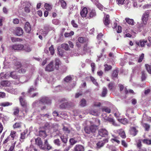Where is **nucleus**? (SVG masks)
Instances as JSON below:
<instances>
[{
    "label": "nucleus",
    "mask_w": 151,
    "mask_h": 151,
    "mask_svg": "<svg viewBox=\"0 0 151 151\" xmlns=\"http://www.w3.org/2000/svg\"><path fill=\"white\" fill-rule=\"evenodd\" d=\"M99 123V125H96L93 124L90 125L89 126L85 127L84 130L85 133L87 134H90L95 133L98 129V126L100 124V121L99 120H97Z\"/></svg>",
    "instance_id": "obj_1"
},
{
    "label": "nucleus",
    "mask_w": 151,
    "mask_h": 151,
    "mask_svg": "<svg viewBox=\"0 0 151 151\" xmlns=\"http://www.w3.org/2000/svg\"><path fill=\"white\" fill-rule=\"evenodd\" d=\"M58 101L60 103H62L59 106L60 109H68L72 106V103L70 102H68L67 99L65 98H62L59 100Z\"/></svg>",
    "instance_id": "obj_2"
},
{
    "label": "nucleus",
    "mask_w": 151,
    "mask_h": 151,
    "mask_svg": "<svg viewBox=\"0 0 151 151\" xmlns=\"http://www.w3.org/2000/svg\"><path fill=\"white\" fill-rule=\"evenodd\" d=\"M20 104L21 106L24 109L25 111L27 113L28 111V104L26 100L22 96H20L19 98Z\"/></svg>",
    "instance_id": "obj_3"
},
{
    "label": "nucleus",
    "mask_w": 151,
    "mask_h": 151,
    "mask_svg": "<svg viewBox=\"0 0 151 151\" xmlns=\"http://www.w3.org/2000/svg\"><path fill=\"white\" fill-rule=\"evenodd\" d=\"M108 134V132L105 129H101L98 130V136L102 137H107Z\"/></svg>",
    "instance_id": "obj_4"
},
{
    "label": "nucleus",
    "mask_w": 151,
    "mask_h": 151,
    "mask_svg": "<svg viewBox=\"0 0 151 151\" xmlns=\"http://www.w3.org/2000/svg\"><path fill=\"white\" fill-rule=\"evenodd\" d=\"M35 144L37 145L41 149L45 150V147H44L43 142L40 137H38L35 140Z\"/></svg>",
    "instance_id": "obj_5"
},
{
    "label": "nucleus",
    "mask_w": 151,
    "mask_h": 151,
    "mask_svg": "<svg viewBox=\"0 0 151 151\" xmlns=\"http://www.w3.org/2000/svg\"><path fill=\"white\" fill-rule=\"evenodd\" d=\"M51 103V100L49 98L46 97L42 98L39 101V104H41L42 103L50 104Z\"/></svg>",
    "instance_id": "obj_6"
},
{
    "label": "nucleus",
    "mask_w": 151,
    "mask_h": 151,
    "mask_svg": "<svg viewBox=\"0 0 151 151\" xmlns=\"http://www.w3.org/2000/svg\"><path fill=\"white\" fill-rule=\"evenodd\" d=\"M54 68L53 65V62L51 61L46 67L45 70L48 72H50L54 70Z\"/></svg>",
    "instance_id": "obj_7"
},
{
    "label": "nucleus",
    "mask_w": 151,
    "mask_h": 151,
    "mask_svg": "<svg viewBox=\"0 0 151 151\" xmlns=\"http://www.w3.org/2000/svg\"><path fill=\"white\" fill-rule=\"evenodd\" d=\"M24 45L21 44H14L12 46V49L14 50H20L24 48Z\"/></svg>",
    "instance_id": "obj_8"
},
{
    "label": "nucleus",
    "mask_w": 151,
    "mask_h": 151,
    "mask_svg": "<svg viewBox=\"0 0 151 151\" xmlns=\"http://www.w3.org/2000/svg\"><path fill=\"white\" fill-rule=\"evenodd\" d=\"M149 14V12H146L144 13L142 17V19L144 24L145 25L147 23V21Z\"/></svg>",
    "instance_id": "obj_9"
},
{
    "label": "nucleus",
    "mask_w": 151,
    "mask_h": 151,
    "mask_svg": "<svg viewBox=\"0 0 151 151\" xmlns=\"http://www.w3.org/2000/svg\"><path fill=\"white\" fill-rule=\"evenodd\" d=\"M108 142V139L106 138L104 139L103 141L98 142L96 144V147L97 148L99 149L103 147L105 144Z\"/></svg>",
    "instance_id": "obj_10"
},
{
    "label": "nucleus",
    "mask_w": 151,
    "mask_h": 151,
    "mask_svg": "<svg viewBox=\"0 0 151 151\" xmlns=\"http://www.w3.org/2000/svg\"><path fill=\"white\" fill-rule=\"evenodd\" d=\"M15 32L16 35L18 36H20L23 34V31L22 29L19 27L16 28Z\"/></svg>",
    "instance_id": "obj_11"
},
{
    "label": "nucleus",
    "mask_w": 151,
    "mask_h": 151,
    "mask_svg": "<svg viewBox=\"0 0 151 151\" xmlns=\"http://www.w3.org/2000/svg\"><path fill=\"white\" fill-rule=\"evenodd\" d=\"M77 40L81 43H88V39L85 37H80L78 38Z\"/></svg>",
    "instance_id": "obj_12"
},
{
    "label": "nucleus",
    "mask_w": 151,
    "mask_h": 151,
    "mask_svg": "<svg viewBox=\"0 0 151 151\" xmlns=\"http://www.w3.org/2000/svg\"><path fill=\"white\" fill-rule=\"evenodd\" d=\"M24 29L26 32L28 33H30L31 30L30 25L28 22H26L24 26Z\"/></svg>",
    "instance_id": "obj_13"
},
{
    "label": "nucleus",
    "mask_w": 151,
    "mask_h": 151,
    "mask_svg": "<svg viewBox=\"0 0 151 151\" xmlns=\"http://www.w3.org/2000/svg\"><path fill=\"white\" fill-rule=\"evenodd\" d=\"M84 147L80 145H77L74 148V151H84Z\"/></svg>",
    "instance_id": "obj_14"
},
{
    "label": "nucleus",
    "mask_w": 151,
    "mask_h": 151,
    "mask_svg": "<svg viewBox=\"0 0 151 151\" xmlns=\"http://www.w3.org/2000/svg\"><path fill=\"white\" fill-rule=\"evenodd\" d=\"M1 85L4 87H8L11 85V83L10 81H3L1 82Z\"/></svg>",
    "instance_id": "obj_15"
},
{
    "label": "nucleus",
    "mask_w": 151,
    "mask_h": 151,
    "mask_svg": "<svg viewBox=\"0 0 151 151\" xmlns=\"http://www.w3.org/2000/svg\"><path fill=\"white\" fill-rule=\"evenodd\" d=\"M47 134L45 130H40L39 132V136L43 138H45Z\"/></svg>",
    "instance_id": "obj_16"
},
{
    "label": "nucleus",
    "mask_w": 151,
    "mask_h": 151,
    "mask_svg": "<svg viewBox=\"0 0 151 151\" xmlns=\"http://www.w3.org/2000/svg\"><path fill=\"white\" fill-rule=\"evenodd\" d=\"M88 13L87 9L86 7H84L81 12L80 14L83 17H86Z\"/></svg>",
    "instance_id": "obj_17"
},
{
    "label": "nucleus",
    "mask_w": 151,
    "mask_h": 151,
    "mask_svg": "<svg viewBox=\"0 0 151 151\" xmlns=\"http://www.w3.org/2000/svg\"><path fill=\"white\" fill-rule=\"evenodd\" d=\"M118 86L120 92H121L124 89V93L126 94H127L128 93V91L127 90V88L126 87L124 88V87L123 85L119 84L118 85Z\"/></svg>",
    "instance_id": "obj_18"
},
{
    "label": "nucleus",
    "mask_w": 151,
    "mask_h": 151,
    "mask_svg": "<svg viewBox=\"0 0 151 151\" xmlns=\"http://www.w3.org/2000/svg\"><path fill=\"white\" fill-rule=\"evenodd\" d=\"M119 135L123 139H125L126 137L125 132L122 129H119Z\"/></svg>",
    "instance_id": "obj_19"
},
{
    "label": "nucleus",
    "mask_w": 151,
    "mask_h": 151,
    "mask_svg": "<svg viewBox=\"0 0 151 151\" xmlns=\"http://www.w3.org/2000/svg\"><path fill=\"white\" fill-rule=\"evenodd\" d=\"M44 145L45 147V149H47L48 150H50L51 149L52 147L50 145L47 139H45L44 140Z\"/></svg>",
    "instance_id": "obj_20"
},
{
    "label": "nucleus",
    "mask_w": 151,
    "mask_h": 151,
    "mask_svg": "<svg viewBox=\"0 0 151 151\" xmlns=\"http://www.w3.org/2000/svg\"><path fill=\"white\" fill-rule=\"evenodd\" d=\"M119 71L118 69H115L113 71L111 77L112 79H114V78L117 77Z\"/></svg>",
    "instance_id": "obj_21"
},
{
    "label": "nucleus",
    "mask_w": 151,
    "mask_h": 151,
    "mask_svg": "<svg viewBox=\"0 0 151 151\" xmlns=\"http://www.w3.org/2000/svg\"><path fill=\"white\" fill-rule=\"evenodd\" d=\"M60 139L62 142L64 144H66L68 141V137L67 135H65L64 134L60 136Z\"/></svg>",
    "instance_id": "obj_22"
},
{
    "label": "nucleus",
    "mask_w": 151,
    "mask_h": 151,
    "mask_svg": "<svg viewBox=\"0 0 151 151\" xmlns=\"http://www.w3.org/2000/svg\"><path fill=\"white\" fill-rule=\"evenodd\" d=\"M10 76L13 79H19V77L17 75V73L15 71L11 72L10 73Z\"/></svg>",
    "instance_id": "obj_23"
},
{
    "label": "nucleus",
    "mask_w": 151,
    "mask_h": 151,
    "mask_svg": "<svg viewBox=\"0 0 151 151\" xmlns=\"http://www.w3.org/2000/svg\"><path fill=\"white\" fill-rule=\"evenodd\" d=\"M108 93V90L106 87H104L102 88V90L101 96L102 97H105Z\"/></svg>",
    "instance_id": "obj_24"
},
{
    "label": "nucleus",
    "mask_w": 151,
    "mask_h": 151,
    "mask_svg": "<svg viewBox=\"0 0 151 151\" xmlns=\"http://www.w3.org/2000/svg\"><path fill=\"white\" fill-rule=\"evenodd\" d=\"M59 2L60 3L61 7L63 9H66L67 8V4L64 0H59Z\"/></svg>",
    "instance_id": "obj_25"
},
{
    "label": "nucleus",
    "mask_w": 151,
    "mask_h": 151,
    "mask_svg": "<svg viewBox=\"0 0 151 151\" xmlns=\"http://www.w3.org/2000/svg\"><path fill=\"white\" fill-rule=\"evenodd\" d=\"M104 24L108 26L110 23L109 16V15H107L104 21Z\"/></svg>",
    "instance_id": "obj_26"
},
{
    "label": "nucleus",
    "mask_w": 151,
    "mask_h": 151,
    "mask_svg": "<svg viewBox=\"0 0 151 151\" xmlns=\"http://www.w3.org/2000/svg\"><path fill=\"white\" fill-rule=\"evenodd\" d=\"M55 68L57 70H58L59 68V65L60 63V60L58 58L55 59Z\"/></svg>",
    "instance_id": "obj_27"
},
{
    "label": "nucleus",
    "mask_w": 151,
    "mask_h": 151,
    "mask_svg": "<svg viewBox=\"0 0 151 151\" xmlns=\"http://www.w3.org/2000/svg\"><path fill=\"white\" fill-rule=\"evenodd\" d=\"M131 132L132 134V135L133 136H135L137 134V133L138 132V130H137L136 128L134 127H131Z\"/></svg>",
    "instance_id": "obj_28"
},
{
    "label": "nucleus",
    "mask_w": 151,
    "mask_h": 151,
    "mask_svg": "<svg viewBox=\"0 0 151 151\" xmlns=\"http://www.w3.org/2000/svg\"><path fill=\"white\" fill-rule=\"evenodd\" d=\"M87 101L84 99H82L79 102V105L82 107L85 106L86 105Z\"/></svg>",
    "instance_id": "obj_29"
},
{
    "label": "nucleus",
    "mask_w": 151,
    "mask_h": 151,
    "mask_svg": "<svg viewBox=\"0 0 151 151\" xmlns=\"http://www.w3.org/2000/svg\"><path fill=\"white\" fill-rule=\"evenodd\" d=\"M26 134V132L24 131L21 133L20 140L22 142H23L25 138V135Z\"/></svg>",
    "instance_id": "obj_30"
},
{
    "label": "nucleus",
    "mask_w": 151,
    "mask_h": 151,
    "mask_svg": "<svg viewBox=\"0 0 151 151\" xmlns=\"http://www.w3.org/2000/svg\"><path fill=\"white\" fill-rule=\"evenodd\" d=\"M102 112H105L108 113H110L111 112V110L109 108L105 106L101 108Z\"/></svg>",
    "instance_id": "obj_31"
},
{
    "label": "nucleus",
    "mask_w": 151,
    "mask_h": 151,
    "mask_svg": "<svg viewBox=\"0 0 151 151\" xmlns=\"http://www.w3.org/2000/svg\"><path fill=\"white\" fill-rule=\"evenodd\" d=\"M114 83L110 82L108 85V87L109 89L112 91L114 90Z\"/></svg>",
    "instance_id": "obj_32"
},
{
    "label": "nucleus",
    "mask_w": 151,
    "mask_h": 151,
    "mask_svg": "<svg viewBox=\"0 0 151 151\" xmlns=\"http://www.w3.org/2000/svg\"><path fill=\"white\" fill-rule=\"evenodd\" d=\"M52 5L47 3H45L44 5L45 9L47 11H50L52 9Z\"/></svg>",
    "instance_id": "obj_33"
},
{
    "label": "nucleus",
    "mask_w": 151,
    "mask_h": 151,
    "mask_svg": "<svg viewBox=\"0 0 151 151\" xmlns=\"http://www.w3.org/2000/svg\"><path fill=\"white\" fill-rule=\"evenodd\" d=\"M143 127L145 128L146 131H148L149 130L150 126V125L148 124L145 123L142 125Z\"/></svg>",
    "instance_id": "obj_34"
},
{
    "label": "nucleus",
    "mask_w": 151,
    "mask_h": 151,
    "mask_svg": "<svg viewBox=\"0 0 151 151\" xmlns=\"http://www.w3.org/2000/svg\"><path fill=\"white\" fill-rule=\"evenodd\" d=\"M22 123L20 122H16L13 126L14 129L20 128L21 127Z\"/></svg>",
    "instance_id": "obj_35"
},
{
    "label": "nucleus",
    "mask_w": 151,
    "mask_h": 151,
    "mask_svg": "<svg viewBox=\"0 0 151 151\" xmlns=\"http://www.w3.org/2000/svg\"><path fill=\"white\" fill-rule=\"evenodd\" d=\"M69 142L70 145H73L77 143V140L75 138L73 137L70 139Z\"/></svg>",
    "instance_id": "obj_36"
},
{
    "label": "nucleus",
    "mask_w": 151,
    "mask_h": 151,
    "mask_svg": "<svg viewBox=\"0 0 151 151\" xmlns=\"http://www.w3.org/2000/svg\"><path fill=\"white\" fill-rule=\"evenodd\" d=\"M96 15V13L95 10H92L90 12L89 18H92Z\"/></svg>",
    "instance_id": "obj_37"
},
{
    "label": "nucleus",
    "mask_w": 151,
    "mask_h": 151,
    "mask_svg": "<svg viewBox=\"0 0 151 151\" xmlns=\"http://www.w3.org/2000/svg\"><path fill=\"white\" fill-rule=\"evenodd\" d=\"M12 104V103H9L8 102H2L0 104V105L4 107L8 106H11Z\"/></svg>",
    "instance_id": "obj_38"
},
{
    "label": "nucleus",
    "mask_w": 151,
    "mask_h": 151,
    "mask_svg": "<svg viewBox=\"0 0 151 151\" xmlns=\"http://www.w3.org/2000/svg\"><path fill=\"white\" fill-rule=\"evenodd\" d=\"M107 120L109 122L112 123V124L114 126H118V125L115 122V121L112 118H109L107 119Z\"/></svg>",
    "instance_id": "obj_39"
},
{
    "label": "nucleus",
    "mask_w": 151,
    "mask_h": 151,
    "mask_svg": "<svg viewBox=\"0 0 151 151\" xmlns=\"http://www.w3.org/2000/svg\"><path fill=\"white\" fill-rule=\"evenodd\" d=\"M53 143L58 146H60L61 144V142L59 139H55L53 140Z\"/></svg>",
    "instance_id": "obj_40"
},
{
    "label": "nucleus",
    "mask_w": 151,
    "mask_h": 151,
    "mask_svg": "<svg viewBox=\"0 0 151 151\" xmlns=\"http://www.w3.org/2000/svg\"><path fill=\"white\" fill-rule=\"evenodd\" d=\"M126 22L128 24L132 25H134V21L133 19H130L129 18H126Z\"/></svg>",
    "instance_id": "obj_41"
},
{
    "label": "nucleus",
    "mask_w": 151,
    "mask_h": 151,
    "mask_svg": "<svg viewBox=\"0 0 151 151\" xmlns=\"http://www.w3.org/2000/svg\"><path fill=\"white\" fill-rule=\"evenodd\" d=\"M90 79L94 84L96 86H98V83L97 82L96 80L94 78V77L92 76H90Z\"/></svg>",
    "instance_id": "obj_42"
},
{
    "label": "nucleus",
    "mask_w": 151,
    "mask_h": 151,
    "mask_svg": "<svg viewBox=\"0 0 151 151\" xmlns=\"http://www.w3.org/2000/svg\"><path fill=\"white\" fill-rule=\"evenodd\" d=\"M16 132L15 131H12L10 135V137L12 138V140H14L15 137Z\"/></svg>",
    "instance_id": "obj_43"
},
{
    "label": "nucleus",
    "mask_w": 151,
    "mask_h": 151,
    "mask_svg": "<svg viewBox=\"0 0 151 151\" xmlns=\"http://www.w3.org/2000/svg\"><path fill=\"white\" fill-rule=\"evenodd\" d=\"M147 42V41L145 40H141L140 41V45L141 47H144Z\"/></svg>",
    "instance_id": "obj_44"
},
{
    "label": "nucleus",
    "mask_w": 151,
    "mask_h": 151,
    "mask_svg": "<svg viewBox=\"0 0 151 151\" xmlns=\"http://www.w3.org/2000/svg\"><path fill=\"white\" fill-rule=\"evenodd\" d=\"M145 66L147 71L149 74H151V65L147 64H145Z\"/></svg>",
    "instance_id": "obj_45"
},
{
    "label": "nucleus",
    "mask_w": 151,
    "mask_h": 151,
    "mask_svg": "<svg viewBox=\"0 0 151 151\" xmlns=\"http://www.w3.org/2000/svg\"><path fill=\"white\" fill-rule=\"evenodd\" d=\"M74 34V32L73 31H71L70 33H68L65 32L64 34V36L65 37H68L70 36L73 35Z\"/></svg>",
    "instance_id": "obj_46"
},
{
    "label": "nucleus",
    "mask_w": 151,
    "mask_h": 151,
    "mask_svg": "<svg viewBox=\"0 0 151 151\" xmlns=\"http://www.w3.org/2000/svg\"><path fill=\"white\" fill-rule=\"evenodd\" d=\"M61 47L66 50H68L69 49L68 45L67 44H63L61 45Z\"/></svg>",
    "instance_id": "obj_47"
},
{
    "label": "nucleus",
    "mask_w": 151,
    "mask_h": 151,
    "mask_svg": "<svg viewBox=\"0 0 151 151\" xmlns=\"http://www.w3.org/2000/svg\"><path fill=\"white\" fill-rule=\"evenodd\" d=\"M13 114L14 115H17L19 112V109L18 107H15L14 109Z\"/></svg>",
    "instance_id": "obj_48"
},
{
    "label": "nucleus",
    "mask_w": 151,
    "mask_h": 151,
    "mask_svg": "<svg viewBox=\"0 0 151 151\" xmlns=\"http://www.w3.org/2000/svg\"><path fill=\"white\" fill-rule=\"evenodd\" d=\"M49 50L51 54L52 55H53L54 53V49L53 45H51L49 48Z\"/></svg>",
    "instance_id": "obj_49"
},
{
    "label": "nucleus",
    "mask_w": 151,
    "mask_h": 151,
    "mask_svg": "<svg viewBox=\"0 0 151 151\" xmlns=\"http://www.w3.org/2000/svg\"><path fill=\"white\" fill-rule=\"evenodd\" d=\"M72 78L70 76H67L64 78V81L66 82H68L72 80Z\"/></svg>",
    "instance_id": "obj_50"
},
{
    "label": "nucleus",
    "mask_w": 151,
    "mask_h": 151,
    "mask_svg": "<svg viewBox=\"0 0 151 151\" xmlns=\"http://www.w3.org/2000/svg\"><path fill=\"white\" fill-rule=\"evenodd\" d=\"M141 80L142 81L145 80L146 79V77L145 75V71H144L142 72Z\"/></svg>",
    "instance_id": "obj_51"
},
{
    "label": "nucleus",
    "mask_w": 151,
    "mask_h": 151,
    "mask_svg": "<svg viewBox=\"0 0 151 151\" xmlns=\"http://www.w3.org/2000/svg\"><path fill=\"white\" fill-rule=\"evenodd\" d=\"M94 3L97 7L100 9L101 10L103 9V6L101 4L99 3L98 1H96H96H94Z\"/></svg>",
    "instance_id": "obj_52"
},
{
    "label": "nucleus",
    "mask_w": 151,
    "mask_h": 151,
    "mask_svg": "<svg viewBox=\"0 0 151 151\" xmlns=\"http://www.w3.org/2000/svg\"><path fill=\"white\" fill-rule=\"evenodd\" d=\"M62 129L63 131L65 132L66 133L69 134L70 133V130L68 129V128L64 126H63Z\"/></svg>",
    "instance_id": "obj_53"
},
{
    "label": "nucleus",
    "mask_w": 151,
    "mask_h": 151,
    "mask_svg": "<svg viewBox=\"0 0 151 151\" xmlns=\"http://www.w3.org/2000/svg\"><path fill=\"white\" fill-rule=\"evenodd\" d=\"M144 54L143 53H142L141 55H139V58L138 61V62L141 63L142 62L144 58Z\"/></svg>",
    "instance_id": "obj_54"
},
{
    "label": "nucleus",
    "mask_w": 151,
    "mask_h": 151,
    "mask_svg": "<svg viewBox=\"0 0 151 151\" xmlns=\"http://www.w3.org/2000/svg\"><path fill=\"white\" fill-rule=\"evenodd\" d=\"M105 67L104 70L105 71H109L112 68V66L111 65H109L107 64L104 65Z\"/></svg>",
    "instance_id": "obj_55"
},
{
    "label": "nucleus",
    "mask_w": 151,
    "mask_h": 151,
    "mask_svg": "<svg viewBox=\"0 0 151 151\" xmlns=\"http://www.w3.org/2000/svg\"><path fill=\"white\" fill-rule=\"evenodd\" d=\"M118 137H115L114 138H112L111 139V141L113 142V141L116 142L117 144H119L120 143V141L118 139Z\"/></svg>",
    "instance_id": "obj_56"
},
{
    "label": "nucleus",
    "mask_w": 151,
    "mask_h": 151,
    "mask_svg": "<svg viewBox=\"0 0 151 151\" xmlns=\"http://www.w3.org/2000/svg\"><path fill=\"white\" fill-rule=\"evenodd\" d=\"M89 113L90 114H91L94 116H97L98 115L97 111L93 110H90V111Z\"/></svg>",
    "instance_id": "obj_57"
},
{
    "label": "nucleus",
    "mask_w": 151,
    "mask_h": 151,
    "mask_svg": "<svg viewBox=\"0 0 151 151\" xmlns=\"http://www.w3.org/2000/svg\"><path fill=\"white\" fill-rule=\"evenodd\" d=\"M11 39L12 42H14L18 41H19L20 39V38L14 37H11Z\"/></svg>",
    "instance_id": "obj_58"
},
{
    "label": "nucleus",
    "mask_w": 151,
    "mask_h": 151,
    "mask_svg": "<svg viewBox=\"0 0 151 151\" xmlns=\"http://www.w3.org/2000/svg\"><path fill=\"white\" fill-rule=\"evenodd\" d=\"M9 92L11 93L15 94L17 93V90L12 88L9 90Z\"/></svg>",
    "instance_id": "obj_59"
},
{
    "label": "nucleus",
    "mask_w": 151,
    "mask_h": 151,
    "mask_svg": "<svg viewBox=\"0 0 151 151\" xmlns=\"http://www.w3.org/2000/svg\"><path fill=\"white\" fill-rule=\"evenodd\" d=\"M71 24L75 28H77L78 25L76 23L74 20H72L71 22Z\"/></svg>",
    "instance_id": "obj_60"
},
{
    "label": "nucleus",
    "mask_w": 151,
    "mask_h": 151,
    "mask_svg": "<svg viewBox=\"0 0 151 151\" xmlns=\"http://www.w3.org/2000/svg\"><path fill=\"white\" fill-rule=\"evenodd\" d=\"M143 142L147 144L150 145V139H145L143 140Z\"/></svg>",
    "instance_id": "obj_61"
},
{
    "label": "nucleus",
    "mask_w": 151,
    "mask_h": 151,
    "mask_svg": "<svg viewBox=\"0 0 151 151\" xmlns=\"http://www.w3.org/2000/svg\"><path fill=\"white\" fill-rule=\"evenodd\" d=\"M122 145L125 147H127L128 146V145L127 143L124 140H122L121 141Z\"/></svg>",
    "instance_id": "obj_62"
},
{
    "label": "nucleus",
    "mask_w": 151,
    "mask_h": 151,
    "mask_svg": "<svg viewBox=\"0 0 151 151\" xmlns=\"http://www.w3.org/2000/svg\"><path fill=\"white\" fill-rule=\"evenodd\" d=\"M16 142H15L10 147L9 149L8 150V151H12L14 148L15 144L16 143Z\"/></svg>",
    "instance_id": "obj_63"
},
{
    "label": "nucleus",
    "mask_w": 151,
    "mask_h": 151,
    "mask_svg": "<svg viewBox=\"0 0 151 151\" xmlns=\"http://www.w3.org/2000/svg\"><path fill=\"white\" fill-rule=\"evenodd\" d=\"M103 35V34L101 33H99L97 36V39L99 40H101Z\"/></svg>",
    "instance_id": "obj_64"
}]
</instances>
